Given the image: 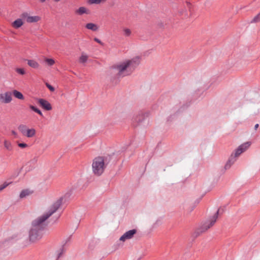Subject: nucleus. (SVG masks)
<instances>
[{
  "label": "nucleus",
  "mask_w": 260,
  "mask_h": 260,
  "mask_svg": "<svg viewBox=\"0 0 260 260\" xmlns=\"http://www.w3.org/2000/svg\"><path fill=\"white\" fill-rule=\"evenodd\" d=\"M11 93L12 94H13L14 96L16 99L21 100L24 99V97L22 93L17 90H13Z\"/></svg>",
  "instance_id": "dca6fc26"
},
{
  "label": "nucleus",
  "mask_w": 260,
  "mask_h": 260,
  "mask_svg": "<svg viewBox=\"0 0 260 260\" xmlns=\"http://www.w3.org/2000/svg\"><path fill=\"white\" fill-rule=\"evenodd\" d=\"M34 193V191L29 188H26L22 190L19 194V198L21 199L26 198Z\"/></svg>",
  "instance_id": "9b49d317"
},
{
  "label": "nucleus",
  "mask_w": 260,
  "mask_h": 260,
  "mask_svg": "<svg viewBox=\"0 0 260 260\" xmlns=\"http://www.w3.org/2000/svg\"><path fill=\"white\" fill-rule=\"evenodd\" d=\"M75 13L78 15H88L90 14V11L85 7H80L75 10Z\"/></svg>",
  "instance_id": "f8f14e48"
},
{
  "label": "nucleus",
  "mask_w": 260,
  "mask_h": 260,
  "mask_svg": "<svg viewBox=\"0 0 260 260\" xmlns=\"http://www.w3.org/2000/svg\"><path fill=\"white\" fill-rule=\"evenodd\" d=\"M4 146L5 148L9 151H12L13 150V146L12 144V143L7 140H5L4 141Z\"/></svg>",
  "instance_id": "2eb2a0df"
},
{
  "label": "nucleus",
  "mask_w": 260,
  "mask_h": 260,
  "mask_svg": "<svg viewBox=\"0 0 260 260\" xmlns=\"http://www.w3.org/2000/svg\"><path fill=\"white\" fill-rule=\"evenodd\" d=\"M25 21H24L22 18H18L15 20L12 23V26L15 29H17L22 26L24 23Z\"/></svg>",
  "instance_id": "ddd939ff"
},
{
  "label": "nucleus",
  "mask_w": 260,
  "mask_h": 260,
  "mask_svg": "<svg viewBox=\"0 0 260 260\" xmlns=\"http://www.w3.org/2000/svg\"><path fill=\"white\" fill-rule=\"evenodd\" d=\"M45 61L49 66H52L55 63V60L52 58H45Z\"/></svg>",
  "instance_id": "412c9836"
},
{
  "label": "nucleus",
  "mask_w": 260,
  "mask_h": 260,
  "mask_svg": "<svg viewBox=\"0 0 260 260\" xmlns=\"http://www.w3.org/2000/svg\"><path fill=\"white\" fill-rule=\"evenodd\" d=\"M60 0H54V2H59Z\"/></svg>",
  "instance_id": "f704fd0d"
},
{
  "label": "nucleus",
  "mask_w": 260,
  "mask_h": 260,
  "mask_svg": "<svg viewBox=\"0 0 260 260\" xmlns=\"http://www.w3.org/2000/svg\"><path fill=\"white\" fill-rule=\"evenodd\" d=\"M46 0H40V1L41 2V3H44L45 2Z\"/></svg>",
  "instance_id": "72a5a7b5"
},
{
  "label": "nucleus",
  "mask_w": 260,
  "mask_h": 260,
  "mask_svg": "<svg viewBox=\"0 0 260 260\" xmlns=\"http://www.w3.org/2000/svg\"><path fill=\"white\" fill-rule=\"evenodd\" d=\"M46 85L51 91L53 92L55 90L54 88L49 83H46Z\"/></svg>",
  "instance_id": "c85d7f7f"
},
{
  "label": "nucleus",
  "mask_w": 260,
  "mask_h": 260,
  "mask_svg": "<svg viewBox=\"0 0 260 260\" xmlns=\"http://www.w3.org/2000/svg\"><path fill=\"white\" fill-rule=\"evenodd\" d=\"M94 40L96 42H97L98 43H99V44H101V45H103V43L102 42V41H101L100 40H99V39H98V38H95L94 39Z\"/></svg>",
  "instance_id": "c756f323"
},
{
  "label": "nucleus",
  "mask_w": 260,
  "mask_h": 260,
  "mask_svg": "<svg viewBox=\"0 0 260 260\" xmlns=\"http://www.w3.org/2000/svg\"><path fill=\"white\" fill-rule=\"evenodd\" d=\"M187 5H190V3H189V2H187Z\"/></svg>",
  "instance_id": "c9c22d12"
},
{
  "label": "nucleus",
  "mask_w": 260,
  "mask_h": 260,
  "mask_svg": "<svg viewBox=\"0 0 260 260\" xmlns=\"http://www.w3.org/2000/svg\"><path fill=\"white\" fill-rule=\"evenodd\" d=\"M106 1H107V0H105Z\"/></svg>",
  "instance_id": "58836bf2"
},
{
  "label": "nucleus",
  "mask_w": 260,
  "mask_h": 260,
  "mask_svg": "<svg viewBox=\"0 0 260 260\" xmlns=\"http://www.w3.org/2000/svg\"><path fill=\"white\" fill-rule=\"evenodd\" d=\"M88 56L85 53H82L79 58V62L80 63H85L87 61Z\"/></svg>",
  "instance_id": "6ab92c4d"
},
{
  "label": "nucleus",
  "mask_w": 260,
  "mask_h": 260,
  "mask_svg": "<svg viewBox=\"0 0 260 260\" xmlns=\"http://www.w3.org/2000/svg\"><path fill=\"white\" fill-rule=\"evenodd\" d=\"M21 18L28 23H37L41 20V17L38 15H31L27 12H23L20 15Z\"/></svg>",
  "instance_id": "39448f33"
},
{
  "label": "nucleus",
  "mask_w": 260,
  "mask_h": 260,
  "mask_svg": "<svg viewBox=\"0 0 260 260\" xmlns=\"http://www.w3.org/2000/svg\"><path fill=\"white\" fill-rule=\"evenodd\" d=\"M27 64L29 67H30L32 68H34V69H38L39 67V63L35 60H32V59L27 60Z\"/></svg>",
  "instance_id": "f3484780"
},
{
  "label": "nucleus",
  "mask_w": 260,
  "mask_h": 260,
  "mask_svg": "<svg viewBox=\"0 0 260 260\" xmlns=\"http://www.w3.org/2000/svg\"><path fill=\"white\" fill-rule=\"evenodd\" d=\"M123 35L125 37H129L132 34L131 30L127 28H125L123 29Z\"/></svg>",
  "instance_id": "5701e85b"
},
{
  "label": "nucleus",
  "mask_w": 260,
  "mask_h": 260,
  "mask_svg": "<svg viewBox=\"0 0 260 260\" xmlns=\"http://www.w3.org/2000/svg\"><path fill=\"white\" fill-rule=\"evenodd\" d=\"M29 107L31 110H32L34 112H36L37 113L39 114L40 116H43L42 112L38 108H37V107H36L35 106H34L33 105H29Z\"/></svg>",
  "instance_id": "aec40b11"
},
{
  "label": "nucleus",
  "mask_w": 260,
  "mask_h": 260,
  "mask_svg": "<svg viewBox=\"0 0 260 260\" xmlns=\"http://www.w3.org/2000/svg\"><path fill=\"white\" fill-rule=\"evenodd\" d=\"M250 145H251V143L250 142H247L246 143H244L241 144L238 147L243 153L246 150L248 149V148L250 147Z\"/></svg>",
  "instance_id": "a211bd4d"
},
{
  "label": "nucleus",
  "mask_w": 260,
  "mask_h": 260,
  "mask_svg": "<svg viewBox=\"0 0 260 260\" xmlns=\"http://www.w3.org/2000/svg\"><path fill=\"white\" fill-rule=\"evenodd\" d=\"M16 72L17 73L20 74L22 75H24L25 74V72L24 70L22 68H17L16 69Z\"/></svg>",
  "instance_id": "a878e982"
},
{
  "label": "nucleus",
  "mask_w": 260,
  "mask_h": 260,
  "mask_svg": "<svg viewBox=\"0 0 260 260\" xmlns=\"http://www.w3.org/2000/svg\"><path fill=\"white\" fill-rule=\"evenodd\" d=\"M141 59L136 56L132 59H127L113 65L110 70L111 75H115L117 77H124L130 75L137 67Z\"/></svg>",
  "instance_id": "f03ea898"
},
{
  "label": "nucleus",
  "mask_w": 260,
  "mask_h": 260,
  "mask_svg": "<svg viewBox=\"0 0 260 260\" xmlns=\"http://www.w3.org/2000/svg\"><path fill=\"white\" fill-rule=\"evenodd\" d=\"M243 152L238 147L236 149L234 153H233L230 156L228 161L225 165V168L226 169H229L231 165H233L237 159V158L239 157Z\"/></svg>",
  "instance_id": "423d86ee"
},
{
  "label": "nucleus",
  "mask_w": 260,
  "mask_h": 260,
  "mask_svg": "<svg viewBox=\"0 0 260 260\" xmlns=\"http://www.w3.org/2000/svg\"><path fill=\"white\" fill-rule=\"evenodd\" d=\"M137 231L135 229L129 230L125 232L119 239L120 241L124 242L127 240L132 239L136 233Z\"/></svg>",
  "instance_id": "1a4fd4ad"
},
{
  "label": "nucleus",
  "mask_w": 260,
  "mask_h": 260,
  "mask_svg": "<svg viewBox=\"0 0 260 260\" xmlns=\"http://www.w3.org/2000/svg\"><path fill=\"white\" fill-rule=\"evenodd\" d=\"M140 258H139V259L138 260H140Z\"/></svg>",
  "instance_id": "4c0bfd02"
},
{
  "label": "nucleus",
  "mask_w": 260,
  "mask_h": 260,
  "mask_svg": "<svg viewBox=\"0 0 260 260\" xmlns=\"http://www.w3.org/2000/svg\"><path fill=\"white\" fill-rule=\"evenodd\" d=\"M258 126H259L258 124H256L255 125V126H254V129H255V130H256V129H257V128L258 127Z\"/></svg>",
  "instance_id": "473e14b6"
},
{
  "label": "nucleus",
  "mask_w": 260,
  "mask_h": 260,
  "mask_svg": "<svg viewBox=\"0 0 260 260\" xmlns=\"http://www.w3.org/2000/svg\"><path fill=\"white\" fill-rule=\"evenodd\" d=\"M12 182H4L3 184L0 185V192H1L5 188H6L9 185L11 184Z\"/></svg>",
  "instance_id": "4be33fe9"
},
{
  "label": "nucleus",
  "mask_w": 260,
  "mask_h": 260,
  "mask_svg": "<svg viewBox=\"0 0 260 260\" xmlns=\"http://www.w3.org/2000/svg\"><path fill=\"white\" fill-rule=\"evenodd\" d=\"M11 133H12V134L13 135L15 136V137H16V136H17V133H16L15 131H12L11 132Z\"/></svg>",
  "instance_id": "7c9ffc66"
},
{
  "label": "nucleus",
  "mask_w": 260,
  "mask_h": 260,
  "mask_svg": "<svg viewBox=\"0 0 260 260\" xmlns=\"http://www.w3.org/2000/svg\"><path fill=\"white\" fill-rule=\"evenodd\" d=\"M18 146L21 148H25L28 147V145L24 143H19Z\"/></svg>",
  "instance_id": "cd10ccee"
},
{
  "label": "nucleus",
  "mask_w": 260,
  "mask_h": 260,
  "mask_svg": "<svg viewBox=\"0 0 260 260\" xmlns=\"http://www.w3.org/2000/svg\"><path fill=\"white\" fill-rule=\"evenodd\" d=\"M67 195H68V197H69L70 196V193H68Z\"/></svg>",
  "instance_id": "e433bc0d"
},
{
  "label": "nucleus",
  "mask_w": 260,
  "mask_h": 260,
  "mask_svg": "<svg viewBox=\"0 0 260 260\" xmlns=\"http://www.w3.org/2000/svg\"><path fill=\"white\" fill-rule=\"evenodd\" d=\"M37 160H38V158L37 157L34 158V159L32 160V161H33L35 162H36L37 161Z\"/></svg>",
  "instance_id": "2f4dec72"
},
{
  "label": "nucleus",
  "mask_w": 260,
  "mask_h": 260,
  "mask_svg": "<svg viewBox=\"0 0 260 260\" xmlns=\"http://www.w3.org/2000/svg\"><path fill=\"white\" fill-rule=\"evenodd\" d=\"M12 101V93L10 91L0 94V102L5 104L10 103Z\"/></svg>",
  "instance_id": "6e6552de"
},
{
  "label": "nucleus",
  "mask_w": 260,
  "mask_h": 260,
  "mask_svg": "<svg viewBox=\"0 0 260 260\" xmlns=\"http://www.w3.org/2000/svg\"><path fill=\"white\" fill-rule=\"evenodd\" d=\"M106 164L103 157H96L93 160L92 169L95 175H101L104 172Z\"/></svg>",
  "instance_id": "7ed1b4c3"
},
{
  "label": "nucleus",
  "mask_w": 260,
  "mask_h": 260,
  "mask_svg": "<svg viewBox=\"0 0 260 260\" xmlns=\"http://www.w3.org/2000/svg\"><path fill=\"white\" fill-rule=\"evenodd\" d=\"M85 28L93 31H96L98 30L99 27L97 24L90 22L85 25Z\"/></svg>",
  "instance_id": "4468645a"
},
{
  "label": "nucleus",
  "mask_w": 260,
  "mask_h": 260,
  "mask_svg": "<svg viewBox=\"0 0 260 260\" xmlns=\"http://www.w3.org/2000/svg\"><path fill=\"white\" fill-rule=\"evenodd\" d=\"M64 252V249L63 248H60L56 252L57 257L59 258Z\"/></svg>",
  "instance_id": "bb28decb"
},
{
  "label": "nucleus",
  "mask_w": 260,
  "mask_h": 260,
  "mask_svg": "<svg viewBox=\"0 0 260 260\" xmlns=\"http://www.w3.org/2000/svg\"><path fill=\"white\" fill-rule=\"evenodd\" d=\"M218 211H217L208 221H206L203 224L201 227L202 232H205L213 226L218 218Z\"/></svg>",
  "instance_id": "0eeeda50"
},
{
  "label": "nucleus",
  "mask_w": 260,
  "mask_h": 260,
  "mask_svg": "<svg viewBox=\"0 0 260 260\" xmlns=\"http://www.w3.org/2000/svg\"><path fill=\"white\" fill-rule=\"evenodd\" d=\"M38 103L40 105L46 110H51L52 109V106L51 104L47 100L40 99L38 100Z\"/></svg>",
  "instance_id": "9d476101"
},
{
  "label": "nucleus",
  "mask_w": 260,
  "mask_h": 260,
  "mask_svg": "<svg viewBox=\"0 0 260 260\" xmlns=\"http://www.w3.org/2000/svg\"><path fill=\"white\" fill-rule=\"evenodd\" d=\"M260 21V13H258L256 16H255L253 19L251 20V22L252 23H256Z\"/></svg>",
  "instance_id": "393cba45"
},
{
  "label": "nucleus",
  "mask_w": 260,
  "mask_h": 260,
  "mask_svg": "<svg viewBox=\"0 0 260 260\" xmlns=\"http://www.w3.org/2000/svg\"><path fill=\"white\" fill-rule=\"evenodd\" d=\"M18 129L23 136L28 138H32L36 135V131L35 128H29L24 124L20 125Z\"/></svg>",
  "instance_id": "20e7f679"
},
{
  "label": "nucleus",
  "mask_w": 260,
  "mask_h": 260,
  "mask_svg": "<svg viewBox=\"0 0 260 260\" xmlns=\"http://www.w3.org/2000/svg\"><path fill=\"white\" fill-rule=\"evenodd\" d=\"M63 199V197L59 198L50 206L48 211L46 213L40 216L32 221L28 235V240L30 243H37L42 238L43 236V229L45 221L60 207Z\"/></svg>",
  "instance_id": "f257e3e1"
},
{
  "label": "nucleus",
  "mask_w": 260,
  "mask_h": 260,
  "mask_svg": "<svg viewBox=\"0 0 260 260\" xmlns=\"http://www.w3.org/2000/svg\"><path fill=\"white\" fill-rule=\"evenodd\" d=\"M105 0H89V3L90 4H100L106 2Z\"/></svg>",
  "instance_id": "b1692460"
}]
</instances>
